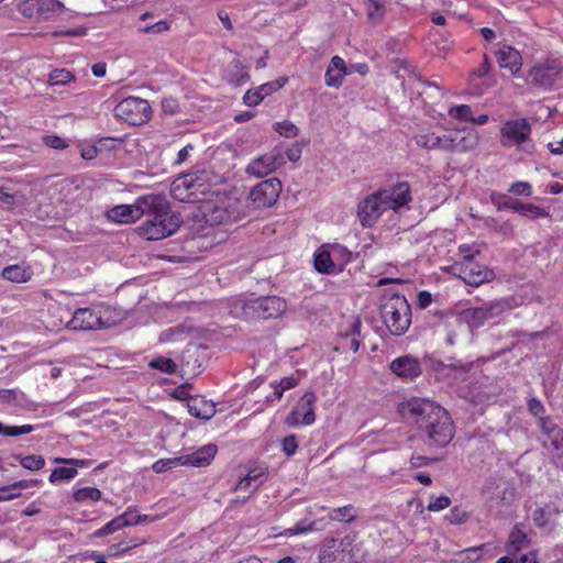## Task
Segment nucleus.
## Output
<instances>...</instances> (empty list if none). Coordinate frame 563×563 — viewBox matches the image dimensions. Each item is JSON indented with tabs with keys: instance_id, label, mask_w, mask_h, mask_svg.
Instances as JSON below:
<instances>
[{
	"instance_id": "nucleus-2",
	"label": "nucleus",
	"mask_w": 563,
	"mask_h": 563,
	"mask_svg": "<svg viewBox=\"0 0 563 563\" xmlns=\"http://www.w3.org/2000/svg\"><path fill=\"white\" fill-rule=\"evenodd\" d=\"M412 200L408 181H400L390 188L378 189L358 202L356 214L362 228L374 227L388 210L398 212Z\"/></svg>"
},
{
	"instance_id": "nucleus-24",
	"label": "nucleus",
	"mask_w": 563,
	"mask_h": 563,
	"mask_svg": "<svg viewBox=\"0 0 563 563\" xmlns=\"http://www.w3.org/2000/svg\"><path fill=\"white\" fill-rule=\"evenodd\" d=\"M350 73L344 59L338 55L333 56L325 70V85L331 88H339L342 86L344 77Z\"/></svg>"
},
{
	"instance_id": "nucleus-29",
	"label": "nucleus",
	"mask_w": 563,
	"mask_h": 563,
	"mask_svg": "<svg viewBox=\"0 0 563 563\" xmlns=\"http://www.w3.org/2000/svg\"><path fill=\"white\" fill-rule=\"evenodd\" d=\"M224 78L233 86L243 85L250 80L249 68L239 58H234L228 64Z\"/></svg>"
},
{
	"instance_id": "nucleus-25",
	"label": "nucleus",
	"mask_w": 563,
	"mask_h": 563,
	"mask_svg": "<svg viewBox=\"0 0 563 563\" xmlns=\"http://www.w3.org/2000/svg\"><path fill=\"white\" fill-rule=\"evenodd\" d=\"M187 408L190 416L209 420L216 415V405L205 396H191L187 401Z\"/></svg>"
},
{
	"instance_id": "nucleus-63",
	"label": "nucleus",
	"mask_w": 563,
	"mask_h": 563,
	"mask_svg": "<svg viewBox=\"0 0 563 563\" xmlns=\"http://www.w3.org/2000/svg\"><path fill=\"white\" fill-rule=\"evenodd\" d=\"M432 302V296L429 291L427 290H421L418 292V296H417V306L420 308V309H424L427 307H429Z\"/></svg>"
},
{
	"instance_id": "nucleus-36",
	"label": "nucleus",
	"mask_w": 563,
	"mask_h": 563,
	"mask_svg": "<svg viewBox=\"0 0 563 563\" xmlns=\"http://www.w3.org/2000/svg\"><path fill=\"white\" fill-rule=\"evenodd\" d=\"M73 498L77 503H86V501H99L102 498V493L97 487H81L76 488L73 492Z\"/></svg>"
},
{
	"instance_id": "nucleus-52",
	"label": "nucleus",
	"mask_w": 563,
	"mask_h": 563,
	"mask_svg": "<svg viewBox=\"0 0 563 563\" xmlns=\"http://www.w3.org/2000/svg\"><path fill=\"white\" fill-rule=\"evenodd\" d=\"M282 451L287 456H292L298 450V442L296 434H289L280 441Z\"/></svg>"
},
{
	"instance_id": "nucleus-61",
	"label": "nucleus",
	"mask_w": 563,
	"mask_h": 563,
	"mask_svg": "<svg viewBox=\"0 0 563 563\" xmlns=\"http://www.w3.org/2000/svg\"><path fill=\"white\" fill-rule=\"evenodd\" d=\"M528 409L531 415L540 418H542L541 415H543L545 411L543 405L537 398L529 399Z\"/></svg>"
},
{
	"instance_id": "nucleus-44",
	"label": "nucleus",
	"mask_w": 563,
	"mask_h": 563,
	"mask_svg": "<svg viewBox=\"0 0 563 563\" xmlns=\"http://www.w3.org/2000/svg\"><path fill=\"white\" fill-rule=\"evenodd\" d=\"M470 518L468 512L460 506H454L450 509L449 514L445 516V520L451 525H462L465 523Z\"/></svg>"
},
{
	"instance_id": "nucleus-19",
	"label": "nucleus",
	"mask_w": 563,
	"mask_h": 563,
	"mask_svg": "<svg viewBox=\"0 0 563 563\" xmlns=\"http://www.w3.org/2000/svg\"><path fill=\"white\" fill-rule=\"evenodd\" d=\"M539 423L542 433L545 435L543 446L550 452L552 460L553 454L563 451V429L550 418H540Z\"/></svg>"
},
{
	"instance_id": "nucleus-28",
	"label": "nucleus",
	"mask_w": 563,
	"mask_h": 563,
	"mask_svg": "<svg viewBox=\"0 0 563 563\" xmlns=\"http://www.w3.org/2000/svg\"><path fill=\"white\" fill-rule=\"evenodd\" d=\"M206 221L210 224H222L231 219V214L227 207L220 206L209 200L202 201L200 207Z\"/></svg>"
},
{
	"instance_id": "nucleus-6",
	"label": "nucleus",
	"mask_w": 563,
	"mask_h": 563,
	"mask_svg": "<svg viewBox=\"0 0 563 563\" xmlns=\"http://www.w3.org/2000/svg\"><path fill=\"white\" fill-rule=\"evenodd\" d=\"M361 544L355 534L343 538H325L318 551L319 563H360L363 560Z\"/></svg>"
},
{
	"instance_id": "nucleus-37",
	"label": "nucleus",
	"mask_w": 563,
	"mask_h": 563,
	"mask_svg": "<svg viewBox=\"0 0 563 563\" xmlns=\"http://www.w3.org/2000/svg\"><path fill=\"white\" fill-rule=\"evenodd\" d=\"M148 367L164 374L173 375L177 372L178 365L169 357L157 356L148 362Z\"/></svg>"
},
{
	"instance_id": "nucleus-8",
	"label": "nucleus",
	"mask_w": 563,
	"mask_h": 563,
	"mask_svg": "<svg viewBox=\"0 0 563 563\" xmlns=\"http://www.w3.org/2000/svg\"><path fill=\"white\" fill-rule=\"evenodd\" d=\"M111 310L104 306L92 308H78L73 317L66 322L65 327L74 331H88L104 329L112 325L109 317Z\"/></svg>"
},
{
	"instance_id": "nucleus-55",
	"label": "nucleus",
	"mask_w": 563,
	"mask_h": 563,
	"mask_svg": "<svg viewBox=\"0 0 563 563\" xmlns=\"http://www.w3.org/2000/svg\"><path fill=\"white\" fill-rule=\"evenodd\" d=\"M43 143L54 150H65L68 147V143L65 139L58 135H45L43 136Z\"/></svg>"
},
{
	"instance_id": "nucleus-35",
	"label": "nucleus",
	"mask_w": 563,
	"mask_h": 563,
	"mask_svg": "<svg viewBox=\"0 0 563 563\" xmlns=\"http://www.w3.org/2000/svg\"><path fill=\"white\" fill-rule=\"evenodd\" d=\"M416 144L427 150H441L443 151V135H437L434 132L422 133L415 136Z\"/></svg>"
},
{
	"instance_id": "nucleus-38",
	"label": "nucleus",
	"mask_w": 563,
	"mask_h": 563,
	"mask_svg": "<svg viewBox=\"0 0 563 563\" xmlns=\"http://www.w3.org/2000/svg\"><path fill=\"white\" fill-rule=\"evenodd\" d=\"M484 544L478 547H471L455 553L456 563H476L483 556Z\"/></svg>"
},
{
	"instance_id": "nucleus-30",
	"label": "nucleus",
	"mask_w": 563,
	"mask_h": 563,
	"mask_svg": "<svg viewBox=\"0 0 563 563\" xmlns=\"http://www.w3.org/2000/svg\"><path fill=\"white\" fill-rule=\"evenodd\" d=\"M2 278L12 283H26L31 280L33 271L30 266L13 264L5 266L1 272Z\"/></svg>"
},
{
	"instance_id": "nucleus-5",
	"label": "nucleus",
	"mask_w": 563,
	"mask_h": 563,
	"mask_svg": "<svg viewBox=\"0 0 563 563\" xmlns=\"http://www.w3.org/2000/svg\"><path fill=\"white\" fill-rule=\"evenodd\" d=\"M232 312L246 320L272 319L280 317L287 309V302L278 296L257 298L238 297L232 301Z\"/></svg>"
},
{
	"instance_id": "nucleus-10",
	"label": "nucleus",
	"mask_w": 563,
	"mask_h": 563,
	"mask_svg": "<svg viewBox=\"0 0 563 563\" xmlns=\"http://www.w3.org/2000/svg\"><path fill=\"white\" fill-rule=\"evenodd\" d=\"M155 206L153 195L139 197L133 205H119L108 211V218L118 223H131L141 219Z\"/></svg>"
},
{
	"instance_id": "nucleus-40",
	"label": "nucleus",
	"mask_w": 563,
	"mask_h": 563,
	"mask_svg": "<svg viewBox=\"0 0 563 563\" xmlns=\"http://www.w3.org/2000/svg\"><path fill=\"white\" fill-rule=\"evenodd\" d=\"M449 117L461 122H471L473 111L468 104H453L448 110Z\"/></svg>"
},
{
	"instance_id": "nucleus-12",
	"label": "nucleus",
	"mask_w": 563,
	"mask_h": 563,
	"mask_svg": "<svg viewBox=\"0 0 563 563\" xmlns=\"http://www.w3.org/2000/svg\"><path fill=\"white\" fill-rule=\"evenodd\" d=\"M317 396L313 391H307L297 401L295 407L285 418V424L289 428L311 426L316 420L314 405Z\"/></svg>"
},
{
	"instance_id": "nucleus-56",
	"label": "nucleus",
	"mask_w": 563,
	"mask_h": 563,
	"mask_svg": "<svg viewBox=\"0 0 563 563\" xmlns=\"http://www.w3.org/2000/svg\"><path fill=\"white\" fill-rule=\"evenodd\" d=\"M130 552V547H125V541H120L118 543L110 544L107 548V556L108 558H120L123 554Z\"/></svg>"
},
{
	"instance_id": "nucleus-21",
	"label": "nucleus",
	"mask_w": 563,
	"mask_h": 563,
	"mask_svg": "<svg viewBox=\"0 0 563 563\" xmlns=\"http://www.w3.org/2000/svg\"><path fill=\"white\" fill-rule=\"evenodd\" d=\"M288 82V77L283 76L273 81L265 82L256 89L247 90L243 96V101L249 107L258 106L267 96L278 91Z\"/></svg>"
},
{
	"instance_id": "nucleus-13",
	"label": "nucleus",
	"mask_w": 563,
	"mask_h": 563,
	"mask_svg": "<svg viewBox=\"0 0 563 563\" xmlns=\"http://www.w3.org/2000/svg\"><path fill=\"white\" fill-rule=\"evenodd\" d=\"M531 125L526 118L506 121L499 131V142L504 147L518 146L530 139Z\"/></svg>"
},
{
	"instance_id": "nucleus-15",
	"label": "nucleus",
	"mask_w": 563,
	"mask_h": 563,
	"mask_svg": "<svg viewBox=\"0 0 563 563\" xmlns=\"http://www.w3.org/2000/svg\"><path fill=\"white\" fill-rule=\"evenodd\" d=\"M479 136L471 129H456L444 134L443 151L446 153H466L475 148Z\"/></svg>"
},
{
	"instance_id": "nucleus-46",
	"label": "nucleus",
	"mask_w": 563,
	"mask_h": 563,
	"mask_svg": "<svg viewBox=\"0 0 563 563\" xmlns=\"http://www.w3.org/2000/svg\"><path fill=\"white\" fill-rule=\"evenodd\" d=\"M274 130L279 133L282 136L290 139L295 137L298 134V128L290 121L284 120L280 122L274 123Z\"/></svg>"
},
{
	"instance_id": "nucleus-62",
	"label": "nucleus",
	"mask_w": 563,
	"mask_h": 563,
	"mask_svg": "<svg viewBox=\"0 0 563 563\" xmlns=\"http://www.w3.org/2000/svg\"><path fill=\"white\" fill-rule=\"evenodd\" d=\"M282 390L287 391L295 388L299 384V379L294 376L283 377L280 380H276Z\"/></svg>"
},
{
	"instance_id": "nucleus-43",
	"label": "nucleus",
	"mask_w": 563,
	"mask_h": 563,
	"mask_svg": "<svg viewBox=\"0 0 563 563\" xmlns=\"http://www.w3.org/2000/svg\"><path fill=\"white\" fill-rule=\"evenodd\" d=\"M361 328H362L361 320L358 318H355L353 320V322L351 323L350 331L345 333V336H351L350 349L354 353H356L358 351L360 345H361V341H360Z\"/></svg>"
},
{
	"instance_id": "nucleus-11",
	"label": "nucleus",
	"mask_w": 563,
	"mask_h": 563,
	"mask_svg": "<svg viewBox=\"0 0 563 563\" xmlns=\"http://www.w3.org/2000/svg\"><path fill=\"white\" fill-rule=\"evenodd\" d=\"M65 11L59 0H23L19 4V12L30 19L47 21Z\"/></svg>"
},
{
	"instance_id": "nucleus-3",
	"label": "nucleus",
	"mask_w": 563,
	"mask_h": 563,
	"mask_svg": "<svg viewBox=\"0 0 563 563\" xmlns=\"http://www.w3.org/2000/svg\"><path fill=\"white\" fill-rule=\"evenodd\" d=\"M155 206L144 213L148 219L139 227V234L148 241L163 240L174 234L183 220L179 214L173 212L167 202L161 196L153 195Z\"/></svg>"
},
{
	"instance_id": "nucleus-39",
	"label": "nucleus",
	"mask_w": 563,
	"mask_h": 563,
	"mask_svg": "<svg viewBox=\"0 0 563 563\" xmlns=\"http://www.w3.org/2000/svg\"><path fill=\"white\" fill-rule=\"evenodd\" d=\"M14 459L20 462L22 467L29 471H40L45 466V459L42 455H14Z\"/></svg>"
},
{
	"instance_id": "nucleus-18",
	"label": "nucleus",
	"mask_w": 563,
	"mask_h": 563,
	"mask_svg": "<svg viewBox=\"0 0 563 563\" xmlns=\"http://www.w3.org/2000/svg\"><path fill=\"white\" fill-rule=\"evenodd\" d=\"M460 277L467 285L477 287L489 282L494 277V273L487 267L475 263L473 256H465L464 261L460 264Z\"/></svg>"
},
{
	"instance_id": "nucleus-27",
	"label": "nucleus",
	"mask_w": 563,
	"mask_h": 563,
	"mask_svg": "<svg viewBox=\"0 0 563 563\" xmlns=\"http://www.w3.org/2000/svg\"><path fill=\"white\" fill-rule=\"evenodd\" d=\"M217 446L214 444H207L199 448L197 451L180 456L183 465H191L201 467L209 465L217 454Z\"/></svg>"
},
{
	"instance_id": "nucleus-26",
	"label": "nucleus",
	"mask_w": 563,
	"mask_h": 563,
	"mask_svg": "<svg viewBox=\"0 0 563 563\" xmlns=\"http://www.w3.org/2000/svg\"><path fill=\"white\" fill-rule=\"evenodd\" d=\"M56 463H63V464H70L74 467H55L49 477L48 481L51 484H57L60 481H70L75 478L78 474L77 466L82 467L85 465L84 460H77V459H66V457H56Z\"/></svg>"
},
{
	"instance_id": "nucleus-60",
	"label": "nucleus",
	"mask_w": 563,
	"mask_h": 563,
	"mask_svg": "<svg viewBox=\"0 0 563 563\" xmlns=\"http://www.w3.org/2000/svg\"><path fill=\"white\" fill-rule=\"evenodd\" d=\"M490 70V62L488 56L485 54L481 65L475 68L472 74L478 78L485 77Z\"/></svg>"
},
{
	"instance_id": "nucleus-16",
	"label": "nucleus",
	"mask_w": 563,
	"mask_h": 563,
	"mask_svg": "<svg viewBox=\"0 0 563 563\" xmlns=\"http://www.w3.org/2000/svg\"><path fill=\"white\" fill-rule=\"evenodd\" d=\"M505 310L501 301H490L482 307L467 308L461 312V319L472 329L483 327L489 319L499 316Z\"/></svg>"
},
{
	"instance_id": "nucleus-50",
	"label": "nucleus",
	"mask_w": 563,
	"mask_h": 563,
	"mask_svg": "<svg viewBox=\"0 0 563 563\" xmlns=\"http://www.w3.org/2000/svg\"><path fill=\"white\" fill-rule=\"evenodd\" d=\"M451 505V498L446 495L438 497H431L427 506V509L432 512L441 511L449 508Z\"/></svg>"
},
{
	"instance_id": "nucleus-48",
	"label": "nucleus",
	"mask_w": 563,
	"mask_h": 563,
	"mask_svg": "<svg viewBox=\"0 0 563 563\" xmlns=\"http://www.w3.org/2000/svg\"><path fill=\"white\" fill-rule=\"evenodd\" d=\"M368 1V8L367 13L368 18L372 21H379L384 16V0H367Z\"/></svg>"
},
{
	"instance_id": "nucleus-34",
	"label": "nucleus",
	"mask_w": 563,
	"mask_h": 563,
	"mask_svg": "<svg viewBox=\"0 0 563 563\" xmlns=\"http://www.w3.org/2000/svg\"><path fill=\"white\" fill-rule=\"evenodd\" d=\"M314 268L321 274H333L339 272L328 250L320 249L314 254Z\"/></svg>"
},
{
	"instance_id": "nucleus-49",
	"label": "nucleus",
	"mask_w": 563,
	"mask_h": 563,
	"mask_svg": "<svg viewBox=\"0 0 563 563\" xmlns=\"http://www.w3.org/2000/svg\"><path fill=\"white\" fill-rule=\"evenodd\" d=\"M170 29V23L166 20H161L153 24H147L139 27V32L143 34H161L167 32Z\"/></svg>"
},
{
	"instance_id": "nucleus-58",
	"label": "nucleus",
	"mask_w": 563,
	"mask_h": 563,
	"mask_svg": "<svg viewBox=\"0 0 563 563\" xmlns=\"http://www.w3.org/2000/svg\"><path fill=\"white\" fill-rule=\"evenodd\" d=\"M532 520L538 528H544L548 525V518L544 508L538 507L532 514Z\"/></svg>"
},
{
	"instance_id": "nucleus-59",
	"label": "nucleus",
	"mask_w": 563,
	"mask_h": 563,
	"mask_svg": "<svg viewBox=\"0 0 563 563\" xmlns=\"http://www.w3.org/2000/svg\"><path fill=\"white\" fill-rule=\"evenodd\" d=\"M261 475H263V473H257L256 470L250 471L243 478L239 481L233 490H242L244 488V483L251 484L252 481H256Z\"/></svg>"
},
{
	"instance_id": "nucleus-33",
	"label": "nucleus",
	"mask_w": 563,
	"mask_h": 563,
	"mask_svg": "<svg viewBox=\"0 0 563 563\" xmlns=\"http://www.w3.org/2000/svg\"><path fill=\"white\" fill-rule=\"evenodd\" d=\"M508 208L518 212L520 216H525L530 219L544 218L549 216V213L539 206L530 202H521L519 200L512 202Z\"/></svg>"
},
{
	"instance_id": "nucleus-4",
	"label": "nucleus",
	"mask_w": 563,
	"mask_h": 563,
	"mask_svg": "<svg viewBox=\"0 0 563 563\" xmlns=\"http://www.w3.org/2000/svg\"><path fill=\"white\" fill-rule=\"evenodd\" d=\"M379 312L393 335L404 334L411 324V307L407 298L393 288L386 289L382 295Z\"/></svg>"
},
{
	"instance_id": "nucleus-47",
	"label": "nucleus",
	"mask_w": 563,
	"mask_h": 563,
	"mask_svg": "<svg viewBox=\"0 0 563 563\" xmlns=\"http://www.w3.org/2000/svg\"><path fill=\"white\" fill-rule=\"evenodd\" d=\"M183 465L181 459L179 457H172V459H161L154 462L152 465V468L155 473H164L167 470H170L175 466Z\"/></svg>"
},
{
	"instance_id": "nucleus-22",
	"label": "nucleus",
	"mask_w": 563,
	"mask_h": 563,
	"mask_svg": "<svg viewBox=\"0 0 563 563\" xmlns=\"http://www.w3.org/2000/svg\"><path fill=\"white\" fill-rule=\"evenodd\" d=\"M283 163L279 153H267L253 159L246 168L247 174L256 177H265L278 168Z\"/></svg>"
},
{
	"instance_id": "nucleus-64",
	"label": "nucleus",
	"mask_w": 563,
	"mask_h": 563,
	"mask_svg": "<svg viewBox=\"0 0 563 563\" xmlns=\"http://www.w3.org/2000/svg\"><path fill=\"white\" fill-rule=\"evenodd\" d=\"M18 393L15 389H0V402L12 404L16 400Z\"/></svg>"
},
{
	"instance_id": "nucleus-14",
	"label": "nucleus",
	"mask_w": 563,
	"mask_h": 563,
	"mask_svg": "<svg viewBox=\"0 0 563 563\" xmlns=\"http://www.w3.org/2000/svg\"><path fill=\"white\" fill-rule=\"evenodd\" d=\"M200 178L196 174H186L178 177L172 184V196L179 201L197 202L200 201L199 195L205 194V185L199 183Z\"/></svg>"
},
{
	"instance_id": "nucleus-20",
	"label": "nucleus",
	"mask_w": 563,
	"mask_h": 563,
	"mask_svg": "<svg viewBox=\"0 0 563 563\" xmlns=\"http://www.w3.org/2000/svg\"><path fill=\"white\" fill-rule=\"evenodd\" d=\"M390 371L404 380H413L422 374L420 362L411 355H402L389 364Z\"/></svg>"
},
{
	"instance_id": "nucleus-7",
	"label": "nucleus",
	"mask_w": 563,
	"mask_h": 563,
	"mask_svg": "<svg viewBox=\"0 0 563 563\" xmlns=\"http://www.w3.org/2000/svg\"><path fill=\"white\" fill-rule=\"evenodd\" d=\"M562 73V60L555 56H548L529 68L526 80L532 87L550 90Z\"/></svg>"
},
{
	"instance_id": "nucleus-53",
	"label": "nucleus",
	"mask_w": 563,
	"mask_h": 563,
	"mask_svg": "<svg viewBox=\"0 0 563 563\" xmlns=\"http://www.w3.org/2000/svg\"><path fill=\"white\" fill-rule=\"evenodd\" d=\"M119 518H121L123 528L139 525V514L135 507H128L123 514L119 515Z\"/></svg>"
},
{
	"instance_id": "nucleus-17",
	"label": "nucleus",
	"mask_w": 563,
	"mask_h": 563,
	"mask_svg": "<svg viewBox=\"0 0 563 563\" xmlns=\"http://www.w3.org/2000/svg\"><path fill=\"white\" fill-rule=\"evenodd\" d=\"M282 183L277 178H271L257 184L250 192V200L254 208H267L279 198Z\"/></svg>"
},
{
	"instance_id": "nucleus-57",
	"label": "nucleus",
	"mask_w": 563,
	"mask_h": 563,
	"mask_svg": "<svg viewBox=\"0 0 563 563\" xmlns=\"http://www.w3.org/2000/svg\"><path fill=\"white\" fill-rule=\"evenodd\" d=\"M434 460L424 455L420 454H413L410 460L409 464L412 468H419L423 466L430 465Z\"/></svg>"
},
{
	"instance_id": "nucleus-41",
	"label": "nucleus",
	"mask_w": 563,
	"mask_h": 563,
	"mask_svg": "<svg viewBox=\"0 0 563 563\" xmlns=\"http://www.w3.org/2000/svg\"><path fill=\"white\" fill-rule=\"evenodd\" d=\"M316 523H317L316 521L308 522L306 520H300L295 525L294 528L285 529L284 532H282L280 534L286 536V537H292L296 534H302V533L316 531L317 530Z\"/></svg>"
},
{
	"instance_id": "nucleus-32",
	"label": "nucleus",
	"mask_w": 563,
	"mask_h": 563,
	"mask_svg": "<svg viewBox=\"0 0 563 563\" xmlns=\"http://www.w3.org/2000/svg\"><path fill=\"white\" fill-rule=\"evenodd\" d=\"M528 544L529 540L527 534L518 527H515L509 533L508 541L506 543V551L509 555H516Z\"/></svg>"
},
{
	"instance_id": "nucleus-54",
	"label": "nucleus",
	"mask_w": 563,
	"mask_h": 563,
	"mask_svg": "<svg viewBox=\"0 0 563 563\" xmlns=\"http://www.w3.org/2000/svg\"><path fill=\"white\" fill-rule=\"evenodd\" d=\"M509 192L517 196H531L532 186L528 181H516L508 189Z\"/></svg>"
},
{
	"instance_id": "nucleus-51",
	"label": "nucleus",
	"mask_w": 563,
	"mask_h": 563,
	"mask_svg": "<svg viewBox=\"0 0 563 563\" xmlns=\"http://www.w3.org/2000/svg\"><path fill=\"white\" fill-rule=\"evenodd\" d=\"M74 79V75L66 69H55L49 74L51 85H65Z\"/></svg>"
},
{
	"instance_id": "nucleus-9",
	"label": "nucleus",
	"mask_w": 563,
	"mask_h": 563,
	"mask_svg": "<svg viewBox=\"0 0 563 563\" xmlns=\"http://www.w3.org/2000/svg\"><path fill=\"white\" fill-rule=\"evenodd\" d=\"M114 117L131 125L146 123L152 115V108L147 100L140 97L122 99L114 108Z\"/></svg>"
},
{
	"instance_id": "nucleus-42",
	"label": "nucleus",
	"mask_w": 563,
	"mask_h": 563,
	"mask_svg": "<svg viewBox=\"0 0 563 563\" xmlns=\"http://www.w3.org/2000/svg\"><path fill=\"white\" fill-rule=\"evenodd\" d=\"M34 430L32 424H23V426H4L0 422V434L5 437H19L23 434H29Z\"/></svg>"
},
{
	"instance_id": "nucleus-45",
	"label": "nucleus",
	"mask_w": 563,
	"mask_h": 563,
	"mask_svg": "<svg viewBox=\"0 0 563 563\" xmlns=\"http://www.w3.org/2000/svg\"><path fill=\"white\" fill-rule=\"evenodd\" d=\"M123 527H122L121 518H119V516H117L112 520L107 522L103 527H101L100 529H97L92 533V536L95 538H102L104 536L112 534V533L117 532L118 530H120Z\"/></svg>"
},
{
	"instance_id": "nucleus-31",
	"label": "nucleus",
	"mask_w": 563,
	"mask_h": 563,
	"mask_svg": "<svg viewBox=\"0 0 563 563\" xmlns=\"http://www.w3.org/2000/svg\"><path fill=\"white\" fill-rule=\"evenodd\" d=\"M358 516L357 508L353 505H345L338 508H332L328 512V519L341 523H352Z\"/></svg>"
},
{
	"instance_id": "nucleus-23",
	"label": "nucleus",
	"mask_w": 563,
	"mask_h": 563,
	"mask_svg": "<svg viewBox=\"0 0 563 563\" xmlns=\"http://www.w3.org/2000/svg\"><path fill=\"white\" fill-rule=\"evenodd\" d=\"M496 59L499 67L509 70L515 76L520 73L523 64L521 53L509 45H505L496 52Z\"/></svg>"
},
{
	"instance_id": "nucleus-1",
	"label": "nucleus",
	"mask_w": 563,
	"mask_h": 563,
	"mask_svg": "<svg viewBox=\"0 0 563 563\" xmlns=\"http://www.w3.org/2000/svg\"><path fill=\"white\" fill-rule=\"evenodd\" d=\"M405 407L415 418L424 442L432 448H444L454 438L455 427L450 413L433 401L413 397Z\"/></svg>"
}]
</instances>
